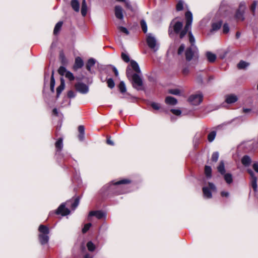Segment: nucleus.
Instances as JSON below:
<instances>
[{
  "label": "nucleus",
  "instance_id": "de8ad7c7",
  "mask_svg": "<svg viewBox=\"0 0 258 258\" xmlns=\"http://www.w3.org/2000/svg\"><path fill=\"white\" fill-rule=\"evenodd\" d=\"M91 225L92 224L90 223L85 224L84 228L82 229V232L84 233H86L89 229Z\"/></svg>",
  "mask_w": 258,
  "mask_h": 258
},
{
  "label": "nucleus",
  "instance_id": "a878e982",
  "mask_svg": "<svg viewBox=\"0 0 258 258\" xmlns=\"http://www.w3.org/2000/svg\"><path fill=\"white\" fill-rule=\"evenodd\" d=\"M222 24V21H219L217 22L213 23L212 25V30L214 31L218 30L221 28Z\"/></svg>",
  "mask_w": 258,
  "mask_h": 258
},
{
  "label": "nucleus",
  "instance_id": "680f3d73",
  "mask_svg": "<svg viewBox=\"0 0 258 258\" xmlns=\"http://www.w3.org/2000/svg\"><path fill=\"white\" fill-rule=\"evenodd\" d=\"M52 113L53 114L58 116L59 114V112L56 108H54L52 110Z\"/></svg>",
  "mask_w": 258,
  "mask_h": 258
},
{
  "label": "nucleus",
  "instance_id": "7c9ffc66",
  "mask_svg": "<svg viewBox=\"0 0 258 258\" xmlns=\"http://www.w3.org/2000/svg\"><path fill=\"white\" fill-rule=\"evenodd\" d=\"M249 63L243 60H241L237 64V67L239 69H243L249 66Z\"/></svg>",
  "mask_w": 258,
  "mask_h": 258
},
{
  "label": "nucleus",
  "instance_id": "0eeeda50",
  "mask_svg": "<svg viewBox=\"0 0 258 258\" xmlns=\"http://www.w3.org/2000/svg\"><path fill=\"white\" fill-rule=\"evenodd\" d=\"M216 189L215 185L212 182H209L208 186L203 187L204 197L207 199L211 198L212 197V192L216 191Z\"/></svg>",
  "mask_w": 258,
  "mask_h": 258
},
{
  "label": "nucleus",
  "instance_id": "2f4dec72",
  "mask_svg": "<svg viewBox=\"0 0 258 258\" xmlns=\"http://www.w3.org/2000/svg\"><path fill=\"white\" fill-rule=\"evenodd\" d=\"M188 36H189V42L191 44V45L190 46H196L195 45V37L194 36V35H192L191 31L190 30L189 32H188Z\"/></svg>",
  "mask_w": 258,
  "mask_h": 258
},
{
  "label": "nucleus",
  "instance_id": "1a4fd4ad",
  "mask_svg": "<svg viewBox=\"0 0 258 258\" xmlns=\"http://www.w3.org/2000/svg\"><path fill=\"white\" fill-rule=\"evenodd\" d=\"M203 95L201 93L193 94L188 98V101L194 105H198L200 104L203 100Z\"/></svg>",
  "mask_w": 258,
  "mask_h": 258
},
{
  "label": "nucleus",
  "instance_id": "6e6d98bb",
  "mask_svg": "<svg viewBox=\"0 0 258 258\" xmlns=\"http://www.w3.org/2000/svg\"><path fill=\"white\" fill-rule=\"evenodd\" d=\"M76 96L75 93L72 90H70L68 93V97L70 98H74Z\"/></svg>",
  "mask_w": 258,
  "mask_h": 258
},
{
  "label": "nucleus",
  "instance_id": "dca6fc26",
  "mask_svg": "<svg viewBox=\"0 0 258 258\" xmlns=\"http://www.w3.org/2000/svg\"><path fill=\"white\" fill-rule=\"evenodd\" d=\"M96 63V60L93 58H89L86 64V69L91 74L94 72L92 71L91 68L93 67Z\"/></svg>",
  "mask_w": 258,
  "mask_h": 258
},
{
  "label": "nucleus",
  "instance_id": "6ab92c4d",
  "mask_svg": "<svg viewBox=\"0 0 258 258\" xmlns=\"http://www.w3.org/2000/svg\"><path fill=\"white\" fill-rule=\"evenodd\" d=\"M241 163L244 166H248L251 163V159L248 155H244L242 157L241 160Z\"/></svg>",
  "mask_w": 258,
  "mask_h": 258
},
{
  "label": "nucleus",
  "instance_id": "393cba45",
  "mask_svg": "<svg viewBox=\"0 0 258 258\" xmlns=\"http://www.w3.org/2000/svg\"><path fill=\"white\" fill-rule=\"evenodd\" d=\"M218 171L221 174L225 173V169L223 161H221L219 166L217 167Z\"/></svg>",
  "mask_w": 258,
  "mask_h": 258
},
{
  "label": "nucleus",
  "instance_id": "39448f33",
  "mask_svg": "<svg viewBox=\"0 0 258 258\" xmlns=\"http://www.w3.org/2000/svg\"><path fill=\"white\" fill-rule=\"evenodd\" d=\"M126 73L127 78H132L133 87L138 90L141 89L143 85L141 77L137 74H132L131 69L128 67L126 69Z\"/></svg>",
  "mask_w": 258,
  "mask_h": 258
},
{
  "label": "nucleus",
  "instance_id": "052dcab7",
  "mask_svg": "<svg viewBox=\"0 0 258 258\" xmlns=\"http://www.w3.org/2000/svg\"><path fill=\"white\" fill-rule=\"evenodd\" d=\"M112 68L115 76L117 77L118 76V72L117 69L114 66H112Z\"/></svg>",
  "mask_w": 258,
  "mask_h": 258
},
{
  "label": "nucleus",
  "instance_id": "37998d69",
  "mask_svg": "<svg viewBox=\"0 0 258 258\" xmlns=\"http://www.w3.org/2000/svg\"><path fill=\"white\" fill-rule=\"evenodd\" d=\"M81 14L83 16H85L87 13V5H82L81 8Z\"/></svg>",
  "mask_w": 258,
  "mask_h": 258
},
{
  "label": "nucleus",
  "instance_id": "e2e57ef3",
  "mask_svg": "<svg viewBox=\"0 0 258 258\" xmlns=\"http://www.w3.org/2000/svg\"><path fill=\"white\" fill-rule=\"evenodd\" d=\"M107 143L110 145H111V146H113L114 145V143L113 142L110 140V138H108L107 139Z\"/></svg>",
  "mask_w": 258,
  "mask_h": 258
},
{
  "label": "nucleus",
  "instance_id": "e433bc0d",
  "mask_svg": "<svg viewBox=\"0 0 258 258\" xmlns=\"http://www.w3.org/2000/svg\"><path fill=\"white\" fill-rule=\"evenodd\" d=\"M121 56V58L122 59V60L124 61H125L126 62H128L130 61V57L127 54H126L124 52H122Z\"/></svg>",
  "mask_w": 258,
  "mask_h": 258
},
{
  "label": "nucleus",
  "instance_id": "f03ea898",
  "mask_svg": "<svg viewBox=\"0 0 258 258\" xmlns=\"http://www.w3.org/2000/svg\"><path fill=\"white\" fill-rule=\"evenodd\" d=\"M131 181L128 179H122L118 181L115 182L112 181L110 183L105 185L100 190V192L102 194L106 192L111 194H122L125 193V191L122 190L124 187L123 184L129 183Z\"/></svg>",
  "mask_w": 258,
  "mask_h": 258
},
{
  "label": "nucleus",
  "instance_id": "ddd939ff",
  "mask_svg": "<svg viewBox=\"0 0 258 258\" xmlns=\"http://www.w3.org/2000/svg\"><path fill=\"white\" fill-rule=\"evenodd\" d=\"M76 90L82 94H86L89 91L88 86L83 83H78L75 85Z\"/></svg>",
  "mask_w": 258,
  "mask_h": 258
},
{
  "label": "nucleus",
  "instance_id": "423d86ee",
  "mask_svg": "<svg viewBox=\"0 0 258 258\" xmlns=\"http://www.w3.org/2000/svg\"><path fill=\"white\" fill-rule=\"evenodd\" d=\"M38 230L40 232L39 235V240L40 243L42 245H44L47 243L49 239L48 235L49 232L48 227L43 225H40Z\"/></svg>",
  "mask_w": 258,
  "mask_h": 258
},
{
  "label": "nucleus",
  "instance_id": "412c9836",
  "mask_svg": "<svg viewBox=\"0 0 258 258\" xmlns=\"http://www.w3.org/2000/svg\"><path fill=\"white\" fill-rule=\"evenodd\" d=\"M222 175L223 176V178L225 182L227 184H230L233 182V179L232 174L230 173H224V174H223Z\"/></svg>",
  "mask_w": 258,
  "mask_h": 258
},
{
  "label": "nucleus",
  "instance_id": "4468645a",
  "mask_svg": "<svg viewBox=\"0 0 258 258\" xmlns=\"http://www.w3.org/2000/svg\"><path fill=\"white\" fill-rule=\"evenodd\" d=\"M84 66V62L83 59L79 56L75 58V64L73 66L74 71H77L78 69H81Z\"/></svg>",
  "mask_w": 258,
  "mask_h": 258
},
{
  "label": "nucleus",
  "instance_id": "3c124183",
  "mask_svg": "<svg viewBox=\"0 0 258 258\" xmlns=\"http://www.w3.org/2000/svg\"><path fill=\"white\" fill-rule=\"evenodd\" d=\"M184 49H185V46H184V44H181V45L179 46V48H178V52H177L178 54V55H180V54H182V53L183 52V51H184Z\"/></svg>",
  "mask_w": 258,
  "mask_h": 258
},
{
  "label": "nucleus",
  "instance_id": "5701e85b",
  "mask_svg": "<svg viewBox=\"0 0 258 258\" xmlns=\"http://www.w3.org/2000/svg\"><path fill=\"white\" fill-rule=\"evenodd\" d=\"M130 65L134 71L137 73H141V70L139 66L136 61L132 60L130 61Z\"/></svg>",
  "mask_w": 258,
  "mask_h": 258
},
{
  "label": "nucleus",
  "instance_id": "7ed1b4c3",
  "mask_svg": "<svg viewBox=\"0 0 258 258\" xmlns=\"http://www.w3.org/2000/svg\"><path fill=\"white\" fill-rule=\"evenodd\" d=\"M185 57L186 61L190 66H195L199 61V52L196 46H190L185 51Z\"/></svg>",
  "mask_w": 258,
  "mask_h": 258
},
{
  "label": "nucleus",
  "instance_id": "b1692460",
  "mask_svg": "<svg viewBox=\"0 0 258 258\" xmlns=\"http://www.w3.org/2000/svg\"><path fill=\"white\" fill-rule=\"evenodd\" d=\"M71 5L73 9L76 12L80 10V3L78 0H72Z\"/></svg>",
  "mask_w": 258,
  "mask_h": 258
},
{
  "label": "nucleus",
  "instance_id": "338daca9",
  "mask_svg": "<svg viewBox=\"0 0 258 258\" xmlns=\"http://www.w3.org/2000/svg\"><path fill=\"white\" fill-rule=\"evenodd\" d=\"M60 82H61V83H60V85L63 84V86H65L64 81V79H63V78H60Z\"/></svg>",
  "mask_w": 258,
  "mask_h": 258
},
{
  "label": "nucleus",
  "instance_id": "f3484780",
  "mask_svg": "<svg viewBox=\"0 0 258 258\" xmlns=\"http://www.w3.org/2000/svg\"><path fill=\"white\" fill-rule=\"evenodd\" d=\"M238 100L237 97L233 94L227 95L226 96L225 101L228 104H232Z\"/></svg>",
  "mask_w": 258,
  "mask_h": 258
},
{
  "label": "nucleus",
  "instance_id": "f704fd0d",
  "mask_svg": "<svg viewBox=\"0 0 258 258\" xmlns=\"http://www.w3.org/2000/svg\"><path fill=\"white\" fill-rule=\"evenodd\" d=\"M64 88V86L63 84L60 85L56 89V98H58L61 94V92Z\"/></svg>",
  "mask_w": 258,
  "mask_h": 258
},
{
  "label": "nucleus",
  "instance_id": "603ef678",
  "mask_svg": "<svg viewBox=\"0 0 258 258\" xmlns=\"http://www.w3.org/2000/svg\"><path fill=\"white\" fill-rule=\"evenodd\" d=\"M171 112L176 115H179L181 113V111L179 109H172Z\"/></svg>",
  "mask_w": 258,
  "mask_h": 258
},
{
  "label": "nucleus",
  "instance_id": "49530a36",
  "mask_svg": "<svg viewBox=\"0 0 258 258\" xmlns=\"http://www.w3.org/2000/svg\"><path fill=\"white\" fill-rule=\"evenodd\" d=\"M151 106L154 109L157 110H159L161 107L160 104L156 102H152L151 104Z\"/></svg>",
  "mask_w": 258,
  "mask_h": 258
},
{
  "label": "nucleus",
  "instance_id": "864d4df0",
  "mask_svg": "<svg viewBox=\"0 0 258 258\" xmlns=\"http://www.w3.org/2000/svg\"><path fill=\"white\" fill-rule=\"evenodd\" d=\"M229 31V28L227 24H224L223 27V32L224 33H227Z\"/></svg>",
  "mask_w": 258,
  "mask_h": 258
},
{
  "label": "nucleus",
  "instance_id": "79ce46f5",
  "mask_svg": "<svg viewBox=\"0 0 258 258\" xmlns=\"http://www.w3.org/2000/svg\"><path fill=\"white\" fill-rule=\"evenodd\" d=\"M169 93L175 95H179L180 94V91L178 89H170Z\"/></svg>",
  "mask_w": 258,
  "mask_h": 258
},
{
  "label": "nucleus",
  "instance_id": "6e6552de",
  "mask_svg": "<svg viewBox=\"0 0 258 258\" xmlns=\"http://www.w3.org/2000/svg\"><path fill=\"white\" fill-rule=\"evenodd\" d=\"M146 41L148 46L154 51L158 49V44L156 38L152 33H149L147 35Z\"/></svg>",
  "mask_w": 258,
  "mask_h": 258
},
{
  "label": "nucleus",
  "instance_id": "f257e3e1",
  "mask_svg": "<svg viewBox=\"0 0 258 258\" xmlns=\"http://www.w3.org/2000/svg\"><path fill=\"white\" fill-rule=\"evenodd\" d=\"M186 19V24L184 28L182 30L183 27V24L180 21H175V19H173L169 26L168 32L169 35L171 37L172 35V30L176 34H179L180 39H182L185 35L190 29L192 22V14L190 11H187L185 14Z\"/></svg>",
  "mask_w": 258,
  "mask_h": 258
},
{
  "label": "nucleus",
  "instance_id": "09e8293b",
  "mask_svg": "<svg viewBox=\"0 0 258 258\" xmlns=\"http://www.w3.org/2000/svg\"><path fill=\"white\" fill-rule=\"evenodd\" d=\"M118 29L120 32H123L126 34V35H128L129 34V32L127 30V29L124 27L119 26L118 27Z\"/></svg>",
  "mask_w": 258,
  "mask_h": 258
},
{
  "label": "nucleus",
  "instance_id": "2eb2a0df",
  "mask_svg": "<svg viewBox=\"0 0 258 258\" xmlns=\"http://www.w3.org/2000/svg\"><path fill=\"white\" fill-rule=\"evenodd\" d=\"M115 17L120 20L123 19V9L120 6H116L115 7Z\"/></svg>",
  "mask_w": 258,
  "mask_h": 258
},
{
  "label": "nucleus",
  "instance_id": "bf43d9fd",
  "mask_svg": "<svg viewBox=\"0 0 258 258\" xmlns=\"http://www.w3.org/2000/svg\"><path fill=\"white\" fill-rule=\"evenodd\" d=\"M78 138L80 141H83L85 138V134H79Z\"/></svg>",
  "mask_w": 258,
  "mask_h": 258
},
{
  "label": "nucleus",
  "instance_id": "4c0bfd02",
  "mask_svg": "<svg viewBox=\"0 0 258 258\" xmlns=\"http://www.w3.org/2000/svg\"><path fill=\"white\" fill-rule=\"evenodd\" d=\"M67 71L66 68L62 66L60 67L58 70L59 74L62 76H64Z\"/></svg>",
  "mask_w": 258,
  "mask_h": 258
},
{
  "label": "nucleus",
  "instance_id": "aec40b11",
  "mask_svg": "<svg viewBox=\"0 0 258 258\" xmlns=\"http://www.w3.org/2000/svg\"><path fill=\"white\" fill-rule=\"evenodd\" d=\"M206 56L208 61L211 63L214 62L217 58L216 54L210 51L206 52Z\"/></svg>",
  "mask_w": 258,
  "mask_h": 258
},
{
  "label": "nucleus",
  "instance_id": "69168bd1",
  "mask_svg": "<svg viewBox=\"0 0 258 258\" xmlns=\"http://www.w3.org/2000/svg\"><path fill=\"white\" fill-rule=\"evenodd\" d=\"M250 110H251L250 109H248V108H243V111L244 113L249 112L250 111Z\"/></svg>",
  "mask_w": 258,
  "mask_h": 258
},
{
  "label": "nucleus",
  "instance_id": "58836bf2",
  "mask_svg": "<svg viewBox=\"0 0 258 258\" xmlns=\"http://www.w3.org/2000/svg\"><path fill=\"white\" fill-rule=\"evenodd\" d=\"M107 86L109 88L112 89L114 87L115 84L112 79L109 78L107 81Z\"/></svg>",
  "mask_w": 258,
  "mask_h": 258
},
{
  "label": "nucleus",
  "instance_id": "9d476101",
  "mask_svg": "<svg viewBox=\"0 0 258 258\" xmlns=\"http://www.w3.org/2000/svg\"><path fill=\"white\" fill-rule=\"evenodd\" d=\"M247 172L249 174L251 177V185L253 190L256 192L255 196L258 199V191H256L257 189V177L255 175L254 172L251 169H248L247 170Z\"/></svg>",
  "mask_w": 258,
  "mask_h": 258
},
{
  "label": "nucleus",
  "instance_id": "5fc2aeb1",
  "mask_svg": "<svg viewBox=\"0 0 258 258\" xmlns=\"http://www.w3.org/2000/svg\"><path fill=\"white\" fill-rule=\"evenodd\" d=\"M124 3H125V7L126 8H127L128 9H129L130 10H131L132 11H133V8L131 3H130V2L127 1H125L124 2Z\"/></svg>",
  "mask_w": 258,
  "mask_h": 258
},
{
  "label": "nucleus",
  "instance_id": "a211bd4d",
  "mask_svg": "<svg viewBox=\"0 0 258 258\" xmlns=\"http://www.w3.org/2000/svg\"><path fill=\"white\" fill-rule=\"evenodd\" d=\"M55 146L56 149V155L59 154V152L62 150L63 148L62 139L59 138L55 143Z\"/></svg>",
  "mask_w": 258,
  "mask_h": 258
},
{
  "label": "nucleus",
  "instance_id": "774afa93",
  "mask_svg": "<svg viewBox=\"0 0 258 258\" xmlns=\"http://www.w3.org/2000/svg\"><path fill=\"white\" fill-rule=\"evenodd\" d=\"M240 36V33L239 32H237L236 33V38H237V39L239 38Z\"/></svg>",
  "mask_w": 258,
  "mask_h": 258
},
{
  "label": "nucleus",
  "instance_id": "c03bdc74",
  "mask_svg": "<svg viewBox=\"0 0 258 258\" xmlns=\"http://www.w3.org/2000/svg\"><path fill=\"white\" fill-rule=\"evenodd\" d=\"M256 5H257V2L256 1H254L250 7V11L252 12L253 15L254 14Z\"/></svg>",
  "mask_w": 258,
  "mask_h": 258
},
{
  "label": "nucleus",
  "instance_id": "a19ab883",
  "mask_svg": "<svg viewBox=\"0 0 258 258\" xmlns=\"http://www.w3.org/2000/svg\"><path fill=\"white\" fill-rule=\"evenodd\" d=\"M141 25L143 32L146 33L147 32V26L145 20H142L141 21Z\"/></svg>",
  "mask_w": 258,
  "mask_h": 258
},
{
  "label": "nucleus",
  "instance_id": "c9c22d12",
  "mask_svg": "<svg viewBox=\"0 0 258 258\" xmlns=\"http://www.w3.org/2000/svg\"><path fill=\"white\" fill-rule=\"evenodd\" d=\"M64 76L67 79H68L71 81H73L75 79L73 74L70 71H67Z\"/></svg>",
  "mask_w": 258,
  "mask_h": 258
},
{
  "label": "nucleus",
  "instance_id": "9b49d317",
  "mask_svg": "<svg viewBox=\"0 0 258 258\" xmlns=\"http://www.w3.org/2000/svg\"><path fill=\"white\" fill-rule=\"evenodd\" d=\"M246 6L245 3L242 2L239 4V9L236 11L235 18L238 21H243L244 19V13Z\"/></svg>",
  "mask_w": 258,
  "mask_h": 258
},
{
  "label": "nucleus",
  "instance_id": "c85d7f7f",
  "mask_svg": "<svg viewBox=\"0 0 258 258\" xmlns=\"http://www.w3.org/2000/svg\"><path fill=\"white\" fill-rule=\"evenodd\" d=\"M50 90L51 92H54V86H55V80L54 78V72H52V74L50 79Z\"/></svg>",
  "mask_w": 258,
  "mask_h": 258
},
{
  "label": "nucleus",
  "instance_id": "f8f14e48",
  "mask_svg": "<svg viewBox=\"0 0 258 258\" xmlns=\"http://www.w3.org/2000/svg\"><path fill=\"white\" fill-rule=\"evenodd\" d=\"M106 216V213L102 211H91L89 213L88 219L90 220V218L91 217L95 216L97 219H101L105 218Z\"/></svg>",
  "mask_w": 258,
  "mask_h": 258
},
{
  "label": "nucleus",
  "instance_id": "ea45409f",
  "mask_svg": "<svg viewBox=\"0 0 258 258\" xmlns=\"http://www.w3.org/2000/svg\"><path fill=\"white\" fill-rule=\"evenodd\" d=\"M183 8V2L179 1L176 5V9L177 11L182 10Z\"/></svg>",
  "mask_w": 258,
  "mask_h": 258
},
{
  "label": "nucleus",
  "instance_id": "20e7f679",
  "mask_svg": "<svg viewBox=\"0 0 258 258\" xmlns=\"http://www.w3.org/2000/svg\"><path fill=\"white\" fill-rule=\"evenodd\" d=\"M80 198L79 197H77L75 201L71 203V207L73 210H75L78 206L79 204ZM72 203L71 201H68L66 202V203H62L59 207L57 208V210L55 211V213L57 215H61L62 216H67L70 213V210L66 208V204L68 206L70 205V204Z\"/></svg>",
  "mask_w": 258,
  "mask_h": 258
},
{
  "label": "nucleus",
  "instance_id": "cd10ccee",
  "mask_svg": "<svg viewBox=\"0 0 258 258\" xmlns=\"http://www.w3.org/2000/svg\"><path fill=\"white\" fill-rule=\"evenodd\" d=\"M62 24L63 23L61 21H59L56 23L53 30L54 34L56 35L59 32L62 27Z\"/></svg>",
  "mask_w": 258,
  "mask_h": 258
},
{
  "label": "nucleus",
  "instance_id": "72a5a7b5",
  "mask_svg": "<svg viewBox=\"0 0 258 258\" xmlns=\"http://www.w3.org/2000/svg\"><path fill=\"white\" fill-rule=\"evenodd\" d=\"M118 87L121 93H123L126 92V87L123 81L120 82Z\"/></svg>",
  "mask_w": 258,
  "mask_h": 258
},
{
  "label": "nucleus",
  "instance_id": "4be33fe9",
  "mask_svg": "<svg viewBox=\"0 0 258 258\" xmlns=\"http://www.w3.org/2000/svg\"><path fill=\"white\" fill-rule=\"evenodd\" d=\"M165 102L167 104L175 105L177 103V100L175 98L171 96H167L166 97Z\"/></svg>",
  "mask_w": 258,
  "mask_h": 258
},
{
  "label": "nucleus",
  "instance_id": "13d9d810",
  "mask_svg": "<svg viewBox=\"0 0 258 258\" xmlns=\"http://www.w3.org/2000/svg\"><path fill=\"white\" fill-rule=\"evenodd\" d=\"M221 195L222 197H229V192L228 191H221Z\"/></svg>",
  "mask_w": 258,
  "mask_h": 258
},
{
  "label": "nucleus",
  "instance_id": "4d7b16f0",
  "mask_svg": "<svg viewBox=\"0 0 258 258\" xmlns=\"http://www.w3.org/2000/svg\"><path fill=\"white\" fill-rule=\"evenodd\" d=\"M79 134H85V127L83 125H79L78 127Z\"/></svg>",
  "mask_w": 258,
  "mask_h": 258
},
{
  "label": "nucleus",
  "instance_id": "0e129e2a",
  "mask_svg": "<svg viewBox=\"0 0 258 258\" xmlns=\"http://www.w3.org/2000/svg\"><path fill=\"white\" fill-rule=\"evenodd\" d=\"M84 258H93V256L89 253H86L85 254Z\"/></svg>",
  "mask_w": 258,
  "mask_h": 258
},
{
  "label": "nucleus",
  "instance_id": "8fccbe9b",
  "mask_svg": "<svg viewBox=\"0 0 258 258\" xmlns=\"http://www.w3.org/2000/svg\"><path fill=\"white\" fill-rule=\"evenodd\" d=\"M182 73L184 76H186L189 73V69L188 67H184L182 70Z\"/></svg>",
  "mask_w": 258,
  "mask_h": 258
},
{
  "label": "nucleus",
  "instance_id": "c756f323",
  "mask_svg": "<svg viewBox=\"0 0 258 258\" xmlns=\"http://www.w3.org/2000/svg\"><path fill=\"white\" fill-rule=\"evenodd\" d=\"M216 136V132L213 131L211 132L208 135V140L209 142H212Z\"/></svg>",
  "mask_w": 258,
  "mask_h": 258
},
{
  "label": "nucleus",
  "instance_id": "473e14b6",
  "mask_svg": "<svg viewBox=\"0 0 258 258\" xmlns=\"http://www.w3.org/2000/svg\"><path fill=\"white\" fill-rule=\"evenodd\" d=\"M87 247L89 251H93L95 249V245L94 244V243L92 241H89L87 243Z\"/></svg>",
  "mask_w": 258,
  "mask_h": 258
},
{
  "label": "nucleus",
  "instance_id": "bb28decb",
  "mask_svg": "<svg viewBox=\"0 0 258 258\" xmlns=\"http://www.w3.org/2000/svg\"><path fill=\"white\" fill-rule=\"evenodd\" d=\"M205 173L207 178L212 177V168L210 166L206 165L205 167Z\"/></svg>",
  "mask_w": 258,
  "mask_h": 258
},
{
  "label": "nucleus",
  "instance_id": "a18cd8bd",
  "mask_svg": "<svg viewBox=\"0 0 258 258\" xmlns=\"http://www.w3.org/2000/svg\"><path fill=\"white\" fill-rule=\"evenodd\" d=\"M219 158V153L217 152H214L212 155V160L214 162H216Z\"/></svg>",
  "mask_w": 258,
  "mask_h": 258
}]
</instances>
